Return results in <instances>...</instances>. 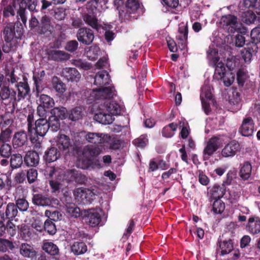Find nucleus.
<instances>
[{
    "mask_svg": "<svg viewBox=\"0 0 260 260\" xmlns=\"http://www.w3.org/2000/svg\"><path fill=\"white\" fill-rule=\"evenodd\" d=\"M114 87H106L102 90H87L85 92L90 96L85 94V99L91 102L101 100V103L98 106L99 112L94 115V118L103 124H109L113 121L114 115H119L122 107L116 101L112 100L114 92Z\"/></svg>",
    "mask_w": 260,
    "mask_h": 260,
    "instance_id": "1",
    "label": "nucleus"
},
{
    "mask_svg": "<svg viewBox=\"0 0 260 260\" xmlns=\"http://www.w3.org/2000/svg\"><path fill=\"white\" fill-rule=\"evenodd\" d=\"M8 83L0 89V98L3 101L10 100L18 102L29 93L30 89L23 76L13 71L7 76Z\"/></svg>",
    "mask_w": 260,
    "mask_h": 260,
    "instance_id": "2",
    "label": "nucleus"
},
{
    "mask_svg": "<svg viewBox=\"0 0 260 260\" xmlns=\"http://www.w3.org/2000/svg\"><path fill=\"white\" fill-rule=\"evenodd\" d=\"M220 23L223 28L229 34L235 32L243 34L246 31L240 21L238 20L237 17L232 15L223 16L220 19Z\"/></svg>",
    "mask_w": 260,
    "mask_h": 260,
    "instance_id": "3",
    "label": "nucleus"
},
{
    "mask_svg": "<svg viewBox=\"0 0 260 260\" xmlns=\"http://www.w3.org/2000/svg\"><path fill=\"white\" fill-rule=\"evenodd\" d=\"M111 82V80L109 77V74L107 72L105 71H102L99 72L94 77V84L98 86L99 87V88L95 89H87L85 90H83L82 95L84 96V98L85 99V94L87 95L88 96H90V94H88L87 93H85V92L87 90H95L98 91L99 90H102L106 87H113L112 86H108L110 84Z\"/></svg>",
    "mask_w": 260,
    "mask_h": 260,
    "instance_id": "4",
    "label": "nucleus"
},
{
    "mask_svg": "<svg viewBox=\"0 0 260 260\" xmlns=\"http://www.w3.org/2000/svg\"><path fill=\"white\" fill-rule=\"evenodd\" d=\"M221 142L219 139L214 137L210 139L205 147L203 155L204 160H207L219 148Z\"/></svg>",
    "mask_w": 260,
    "mask_h": 260,
    "instance_id": "5",
    "label": "nucleus"
},
{
    "mask_svg": "<svg viewBox=\"0 0 260 260\" xmlns=\"http://www.w3.org/2000/svg\"><path fill=\"white\" fill-rule=\"evenodd\" d=\"M32 202L34 205L43 207H53L54 205H57L58 203L57 200L42 194H34L32 198Z\"/></svg>",
    "mask_w": 260,
    "mask_h": 260,
    "instance_id": "6",
    "label": "nucleus"
},
{
    "mask_svg": "<svg viewBox=\"0 0 260 260\" xmlns=\"http://www.w3.org/2000/svg\"><path fill=\"white\" fill-rule=\"evenodd\" d=\"M83 219L91 226H98L101 221V216L98 209H90L87 211Z\"/></svg>",
    "mask_w": 260,
    "mask_h": 260,
    "instance_id": "7",
    "label": "nucleus"
},
{
    "mask_svg": "<svg viewBox=\"0 0 260 260\" xmlns=\"http://www.w3.org/2000/svg\"><path fill=\"white\" fill-rule=\"evenodd\" d=\"M78 40L85 45H89L93 41L94 36L93 31L87 27H82L77 32Z\"/></svg>",
    "mask_w": 260,
    "mask_h": 260,
    "instance_id": "8",
    "label": "nucleus"
},
{
    "mask_svg": "<svg viewBox=\"0 0 260 260\" xmlns=\"http://www.w3.org/2000/svg\"><path fill=\"white\" fill-rule=\"evenodd\" d=\"M61 75L67 81L74 83L79 82L81 78V74L74 68H63Z\"/></svg>",
    "mask_w": 260,
    "mask_h": 260,
    "instance_id": "9",
    "label": "nucleus"
},
{
    "mask_svg": "<svg viewBox=\"0 0 260 260\" xmlns=\"http://www.w3.org/2000/svg\"><path fill=\"white\" fill-rule=\"evenodd\" d=\"M84 137L88 142L96 144L104 143L109 139L108 135L103 133L88 132Z\"/></svg>",
    "mask_w": 260,
    "mask_h": 260,
    "instance_id": "10",
    "label": "nucleus"
},
{
    "mask_svg": "<svg viewBox=\"0 0 260 260\" xmlns=\"http://www.w3.org/2000/svg\"><path fill=\"white\" fill-rule=\"evenodd\" d=\"M64 180H67L68 181H74L79 184H83L86 181L87 178L79 171L73 169L67 171Z\"/></svg>",
    "mask_w": 260,
    "mask_h": 260,
    "instance_id": "11",
    "label": "nucleus"
},
{
    "mask_svg": "<svg viewBox=\"0 0 260 260\" xmlns=\"http://www.w3.org/2000/svg\"><path fill=\"white\" fill-rule=\"evenodd\" d=\"M240 145L236 141L234 140L226 144L221 150V155L224 157L234 156L238 151L239 150Z\"/></svg>",
    "mask_w": 260,
    "mask_h": 260,
    "instance_id": "12",
    "label": "nucleus"
},
{
    "mask_svg": "<svg viewBox=\"0 0 260 260\" xmlns=\"http://www.w3.org/2000/svg\"><path fill=\"white\" fill-rule=\"evenodd\" d=\"M254 123L251 117L245 118L240 127V133L243 136H251L254 131Z\"/></svg>",
    "mask_w": 260,
    "mask_h": 260,
    "instance_id": "13",
    "label": "nucleus"
},
{
    "mask_svg": "<svg viewBox=\"0 0 260 260\" xmlns=\"http://www.w3.org/2000/svg\"><path fill=\"white\" fill-rule=\"evenodd\" d=\"M27 142V135L24 131L16 132L12 139V144L14 148L21 147Z\"/></svg>",
    "mask_w": 260,
    "mask_h": 260,
    "instance_id": "14",
    "label": "nucleus"
},
{
    "mask_svg": "<svg viewBox=\"0 0 260 260\" xmlns=\"http://www.w3.org/2000/svg\"><path fill=\"white\" fill-rule=\"evenodd\" d=\"M34 129L37 135L41 137L45 136L49 131L48 120L46 118H39L35 121Z\"/></svg>",
    "mask_w": 260,
    "mask_h": 260,
    "instance_id": "15",
    "label": "nucleus"
},
{
    "mask_svg": "<svg viewBox=\"0 0 260 260\" xmlns=\"http://www.w3.org/2000/svg\"><path fill=\"white\" fill-rule=\"evenodd\" d=\"M52 30V26L51 25L50 19L46 16H43L40 20L38 32L48 36L51 34Z\"/></svg>",
    "mask_w": 260,
    "mask_h": 260,
    "instance_id": "16",
    "label": "nucleus"
},
{
    "mask_svg": "<svg viewBox=\"0 0 260 260\" xmlns=\"http://www.w3.org/2000/svg\"><path fill=\"white\" fill-rule=\"evenodd\" d=\"M247 231L252 234H257L260 232V220L258 217L251 216L247 223Z\"/></svg>",
    "mask_w": 260,
    "mask_h": 260,
    "instance_id": "17",
    "label": "nucleus"
},
{
    "mask_svg": "<svg viewBox=\"0 0 260 260\" xmlns=\"http://www.w3.org/2000/svg\"><path fill=\"white\" fill-rule=\"evenodd\" d=\"M20 254L24 257L32 258L36 255V251L32 245L23 243L19 246Z\"/></svg>",
    "mask_w": 260,
    "mask_h": 260,
    "instance_id": "18",
    "label": "nucleus"
},
{
    "mask_svg": "<svg viewBox=\"0 0 260 260\" xmlns=\"http://www.w3.org/2000/svg\"><path fill=\"white\" fill-rule=\"evenodd\" d=\"M39 155L36 151H28L24 158V161L27 166L35 167L39 164Z\"/></svg>",
    "mask_w": 260,
    "mask_h": 260,
    "instance_id": "19",
    "label": "nucleus"
},
{
    "mask_svg": "<svg viewBox=\"0 0 260 260\" xmlns=\"http://www.w3.org/2000/svg\"><path fill=\"white\" fill-rule=\"evenodd\" d=\"M48 54L49 58L57 61L67 60L70 57L69 54L63 51L57 50H49L48 52Z\"/></svg>",
    "mask_w": 260,
    "mask_h": 260,
    "instance_id": "20",
    "label": "nucleus"
},
{
    "mask_svg": "<svg viewBox=\"0 0 260 260\" xmlns=\"http://www.w3.org/2000/svg\"><path fill=\"white\" fill-rule=\"evenodd\" d=\"M83 18L87 25L97 30H98L102 26L99 20L97 19L94 14L90 15L89 14H85L83 16Z\"/></svg>",
    "mask_w": 260,
    "mask_h": 260,
    "instance_id": "21",
    "label": "nucleus"
},
{
    "mask_svg": "<svg viewBox=\"0 0 260 260\" xmlns=\"http://www.w3.org/2000/svg\"><path fill=\"white\" fill-rule=\"evenodd\" d=\"M218 245L221 250V255H224L231 252L233 249V243L232 240L219 241Z\"/></svg>",
    "mask_w": 260,
    "mask_h": 260,
    "instance_id": "22",
    "label": "nucleus"
},
{
    "mask_svg": "<svg viewBox=\"0 0 260 260\" xmlns=\"http://www.w3.org/2000/svg\"><path fill=\"white\" fill-rule=\"evenodd\" d=\"M100 152L101 150L99 147L92 145L85 146L83 151L84 156L88 159L98 155Z\"/></svg>",
    "mask_w": 260,
    "mask_h": 260,
    "instance_id": "23",
    "label": "nucleus"
},
{
    "mask_svg": "<svg viewBox=\"0 0 260 260\" xmlns=\"http://www.w3.org/2000/svg\"><path fill=\"white\" fill-rule=\"evenodd\" d=\"M15 27L13 23L8 24L3 31L4 38L7 42H10L15 36Z\"/></svg>",
    "mask_w": 260,
    "mask_h": 260,
    "instance_id": "24",
    "label": "nucleus"
},
{
    "mask_svg": "<svg viewBox=\"0 0 260 260\" xmlns=\"http://www.w3.org/2000/svg\"><path fill=\"white\" fill-rule=\"evenodd\" d=\"M9 0H2V5L3 6V15L6 17L13 16L15 14V5L12 4L7 5Z\"/></svg>",
    "mask_w": 260,
    "mask_h": 260,
    "instance_id": "25",
    "label": "nucleus"
},
{
    "mask_svg": "<svg viewBox=\"0 0 260 260\" xmlns=\"http://www.w3.org/2000/svg\"><path fill=\"white\" fill-rule=\"evenodd\" d=\"M60 156V153L57 149L55 147L50 148L46 151L45 154V159L48 162L56 161Z\"/></svg>",
    "mask_w": 260,
    "mask_h": 260,
    "instance_id": "26",
    "label": "nucleus"
},
{
    "mask_svg": "<svg viewBox=\"0 0 260 260\" xmlns=\"http://www.w3.org/2000/svg\"><path fill=\"white\" fill-rule=\"evenodd\" d=\"M53 88L59 94H62L66 90V84L57 77H54L52 80Z\"/></svg>",
    "mask_w": 260,
    "mask_h": 260,
    "instance_id": "27",
    "label": "nucleus"
},
{
    "mask_svg": "<svg viewBox=\"0 0 260 260\" xmlns=\"http://www.w3.org/2000/svg\"><path fill=\"white\" fill-rule=\"evenodd\" d=\"M71 144L68 136L61 134L57 137V145L60 149L66 150L69 148Z\"/></svg>",
    "mask_w": 260,
    "mask_h": 260,
    "instance_id": "28",
    "label": "nucleus"
},
{
    "mask_svg": "<svg viewBox=\"0 0 260 260\" xmlns=\"http://www.w3.org/2000/svg\"><path fill=\"white\" fill-rule=\"evenodd\" d=\"M252 167L250 162L246 161L244 162L240 170V176L244 180L248 179L251 174Z\"/></svg>",
    "mask_w": 260,
    "mask_h": 260,
    "instance_id": "29",
    "label": "nucleus"
},
{
    "mask_svg": "<svg viewBox=\"0 0 260 260\" xmlns=\"http://www.w3.org/2000/svg\"><path fill=\"white\" fill-rule=\"evenodd\" d=\"M10 157V164L12 169L14 170L20 168L23 164L22 155L19 153H16L11 155Z\"/></svg>",
    "mask_w": 260,
    "mask_h": 260,
    "instance_id": "30",
    "label": "nucleus"
},
{
    "mask_svg": "<svg viewBox=\"0 0 260 260\" xmlns=\"http://www.w3.org/2000/svg\"><path fill=\"white\" fill-rule=\"evenodd\" d=\"M74 196L78 202L87 205L86 188H78L76 189L74 191Z\"/></svg>",
    "mask_w": 260,
    "mask_h": 260,
    "instance_id": "31",
    "label": "nucleus"
},
{
    "mask_svg": "<svg viewBox=\"0 0 260 260\" xmlns=\"http://www.w3.org/2000/svg\"><path fill=\"white\" fill-rule=\"evenodd\" d=\"M188 36V29L186 26H180L178 30L177 39L179 41V43L184 47L185 46Z\"/></svg>",
    "mask_w": 260,
    "mask_h": 260,
    "instance_id": "32",
    "label": "nucleus"
},
{
    "mask_svg": "<svg viewBox=\"0 0 260 260\" xmlns=\"http://www.w3.org/2000/svg\"><path fill=\"white\" fill-rule=\"evenodd\" d=\"M18 214V210L16 205L12 203H9L7 204L5 216L7 219H13L15 218Z\"/></svg>",
    "mask_w": 260,
    "mask_h": 260,
    "instance_id": "33",
    "label": "nucleus"
},
{
    "mask_svg": "<svg viewBox=\"0 0 260 260\" xmlns=\"http://www.w3.org/2000/svg\"><path fill=\"white\" fill-rule=\"evenodd\" d=\"M67 110L64 107H55L51 110V117H54L58 119H63L67 117Z\"/></svg>",
    "mask_w": 260,
    "mask_h": 260,
    "instance_id": "34",
    "label": "nucleus"
},
{
    "mask_svg": "<svg viewBox=\"0 0 260 260\" xmlns=\"http://www.w3.org/2000/svg\"><path fill=\"white\" fill-rule=\"evenodd\" d=\"M228 71L226 70L224 63L222 62H218L215 64L214 77L217 80L221 79Z\"/></svg>",
    "mask_w": 260,
    "mask_h": 260,
    "instance_id": "35",
    "label": "nucleus"
},
{
    "mask_svg": "<svg viewBox=\"0 0 260 260\" xmlns=\"http://www.w3.org/2000/svg\"><path fill=\"white\" fill-rule=\"evenodd\" d=\"M72 252L75 255H79L84 253L87 251V246L83 242H75L71 247Z\"/></svg>",
    "mask_w": 260,
    "mask_h": 260,
    "instance_id": "36",
    "label": "nucleus"
},
{
    "mask_svg": "<svg viewBox=\"0 0 260 260\" xmlns=\"http://www.w3.org/2000/svg\"><path fill=\"white\" fill-rule=\"evenodd\" d=\"M100 51V48L98 46H91L87 48L86 56L91 60H95L99 55Z\"/></svg>",
    "mask_w": 260,
    "mask_h": 260,
    "instance_id": "37",
    "label": "nucleus"
},
{
    "mask_svg": "<svg viewBox=\"0 0 260 260\" xmlns=\"http://www.w3.org/2000/svg\"><path fill=\"white\" fill-rule=\"evenodd\" d=\"M66 212L68 215L72 217L77 218L80 215L79 208L73 204H68L66 205Z\"/></svg>",
    "mask_w": 260,
    "mask_h": 260,
    "instance_id": "38",
    "label": "nucleus"
},
{
    "mask_svg": "<svg viewBox=\"0 0 260 260\" xmlns=\"http://www.w3.org/2000/svg\"><path fill=\"white\" fill-rule=\"evenodd\" d=\"M43 249L52 255H56L59 253L58 247L52 242L44 243L43 246Z\"/></svg>",
    "mask_w": 260,
    "mask_h": 260,
    "instance_id": "39",
    "label": "nucleus"
},
{
    "mask_svg": "<svg viewBox=\"0 0 260 260\" xmlns=\"http://www.w3.org/2000/svg\"><path fill=\"white\" fill-rule=\"evenodd\" d=\"M12 148L11 146L6 143H2L0 144V155L4 157L8 158L12 155Z\"/></svg>",
    "mask_w": 260,
    "mask_h": 260,
    "instance_id": "40",
    "label": "nucleus"
},
{
    "mask_svg": "<svg viewBox=\"0 0 260 260\" xmlns=\"http://www.w3.org/2000/svg\"><path fill=\"white\" fill-rule=\"evenodd\" d=\"M48 120L49 129L52 132H57L60 128V122L59 119L54 117H49Z\"/></svg>",
    "mask_w": 260,
    "mask_h": 260,
    "instance_id": "41",
    "label": "nucleus"
},
{
    "mask_svg": "<svg viewBox=\"0 0 260 260\" xmlns=\"http://www.w3.org/2000/svg\"><path fill=\"white\" fill-rule=\"evenodd\" d=\"M225 188L224 186H220L215 184L212 189V194L215 198L219 199L221 198L224 194Z\"/></svg>",
    "mask_w": 260,
    "mask_h": 260,
    "instance_id": "42",
    "label": "nucleus"
},
{
    "mask_svg": "<svg viewBox=\"0 0 260 260\" xmlns=\"http://www.w3.org/2000/svg\"><path fill=\"white\" fill-rule=\"evenodd\" d=\"M12 133V129L10 126H8L6 128L2 129L1 133L0 134V141L2 143H5L7 141H9L11 137Z\"/></svg>",
    "mask_w": 260,
    "mask_h": 260,
    "instance_id": "43",
    "label": "nucleus"
},
{
    "mask_svg": "<svg viewBox=\"0 0 260 260\" xmlns=\"http://www.w3.org/2000/svg\"><path fill=\"white\" fill-rule=\"evenodd\" d=\"M200 98L201 100H204V98L209 100L212 99V89L210 86L205 85L202 87Z\"/></svg>",
    "mask_w": 260,
    "mask_h": 260,
    "instance_id": "44",
    "label": "nucleus"
},
{
    "mask_svg": "<svg viewBox=\"0 0 260 260\" xmlns=\"http://www.w3.org/2000/svg\"><path fill=\"white\" fill-rule=\"evenodd\" d=\"M82 109L81 107H76L71 110L69 118L73 121L77 120L82 117Z\"/></svg>",
    "mask_w": 260,
    "mask_h": 260,
    "instance_id": "45",
    "label": "nucleus"
},
{
    "mask_svg": "<svg viewBox=\"0 0 260 260\" xmlns=\"http://www.w3.org/2000/svg\"><path fill=\"white\" fill-rule=\"evenodd\" d=\"M232 42L231 43L233 46L237 47H243L245 43V38L241 35L238 34L235 37H231Z\"/></svg>",
    "mask_w": 260,
    "mask_h": 260,
    "instance_id": "46",
    "label": "nucleus"
},
{
    "mask_svg": "<svg viewBox=\"0 0 260 260\" xmlns=\"http://www.w3.org/2000/svg\"><path fill=\"white\" fill-rule=\"evenodd\" d=\"M48 175L50 177H52L55 176V177L59 180H63L65 179L66 174H64V171L63 170H56L54 168H51L50 170H49Z\"/></svg>",
    "mask_w": 260,
    "mask_h": 260,
    "instance_id": "47",
    "label": "nucleus"
},
{
    "mask_svg": "<svg viewBox=\"0 0 260 260\" xmlns=\"http://www.w3.org/2000/svg\"><path fill=\"white\" fill-rule=\"evenodd\" d=\"M44 229L50 235L55 234L56 229L55 224L51 219L46 220L44 223Z\"/></svg>",
    "mask_w": 260,
    "mask_h": 260,
    "instance_id": "48",
    "label": "nucleus"
},
{
    "mask_svg": "<svg viewBox=\"0 0 260 260\" xmlns=\"http://www.w3.org/2000/svg\"><path fill=\"white\" fill-rule=\"evenodd\" d=\"M223 81L224 85L229 87L231 86L235 80V75L231 71H228L220 79Z\"/></svg>",
    "mask_w": 260,
    "mask_h": 260,
    "instance_id": "49",
    "label": "nucleus"
},
{
    "mask_svg": "<svg viewBox=\"0 0 260 260\" xmlns=\"http://www.w3.org/2000/svg\"><path fill=\"white\" fill-rule=\"evenodd\" d=\"M224 204L220 200H216L212 206V210L215 214H220L224 210Z\"/></svg>",
    "mask_w": 260,
    "mask_h": 260,
    "instance_id": "50",
    "label": "nucleus"
},
{
    "mask_svg": "<svg viewBox=\"0 0 260 260\" xmlns=\"http://www.w3.org/2000/svg\"><path fill=\"white\" fill-rule=\"evenodd\" d=\"M126 9L129 13H135L140 7V4L136 0H127Z\"/></svg>",
    "mask_w": 260,
    "mask_h": 260,
    "instance_id": "51",
    "label": "nucleus"
},
{
    "mask_svg": "<svg viewBox=\"0 0 260 260\" xmlns=\"http://www.w3.org/2000/svg\"><path fill=\"white\" fill-rule=\"evenodd\" d=\"M99 3H96L93 0H90L88 1L84 7L86 11L87 12V14H89L90 15L94 14L95 11L97 9V4Z\"/></svg>",
    "mask_w": 260,
    "mask_h": 260,
    "instance_id": "52",
    "label": "nucleus"
},
{
    "mask_svg": "<svg viewBox=\"0 0 260 260\" xmlns=\"http://www.w3.org/2000/svg\"><path fill=\"white\" fill-rule=\"evenodd\" d=\"M98 194L99 191L96 189L86 188L87 205L91 204Z\"/></svg>",
    "mask_w": 260,
    "mask_h": 260,
    "instance_id": "53",
    "label": "nucleus"
},
{
    "mask_svg": "<svg viewBox=\"0 0 260 260\" xmlns=\"http://www.w3.org/2000/svg\"><path fill=\"white\" fill-rule=\"evenodd\" d=\"M40 102L43 106L49 108L53 103V99L46 94H42L40 96Z\"/></svg>",
    "mask_w": 260,
    "mask_h": 260,
    "instance_id": "54",
    "label": "nucleus"
},
{
    "mask_svg": "<svg viewBox=\"0 0 260 260\" xmlns=\"http://www.w3.org/2000/svg\"><path fill=\"white\" fill-rule=\"evenodd\" d=\"M17 209H19L21 211H25L27 210L29 204L27 201L24 199H18L16 201Z\"/></svg>",
    "mask_w": 260,
    "mask_h": 260,
    "instance_id": "55",
    "label": "nucleus"
},
{
    "mask_svg": "<svg viewBox=\"0 0 260 260\" xmlns=\"http://www.w3.org/2000/svg\"><path fill=\"white\" fill-rule=\"evenodd\" d=\"M148 140L146 136H142L138 139L134 140L133 143L138 147L144 148L148 143Z\"/></svg>",
    "mask_w": 260,
    "mask_h": 260,
    "instance_id": "56",
    "label": "nucleus"
},
{
    "mask_svg": "<svg viewBox=\"0 0 260 260\" xmlns=\"http://www.w3.org/2000/svg\"><path fill=\"white\" fill-rule=\"evenodd\" d=\"M13 247V244L11 242L0 239V251H6L9 249H12Z\"/></svg>",
    "mask_w": 260,
    "mask_h": 260,
    "instance_id": "57",
    "label": "nucleus"
},
{
    "mask_svg": "<svg viewBox=\"0 0 260 260\" xmlns=\"http://www.w3.org/2000/svg\"><path fill=\"white\" fill-rule=\"evenodd\" d=\"M27 179L29 183H34L37 179L38 172L36 169H30L27 172Z\"/></svg>",
    "mask_w": 260,
    "mask_h": 260,
    "instance_id": "58",
    "label": "nucleus"
},
{
    "mask_svg": "<svg viewBox=\"0 0 260 260\" xmlns=\"http://www.w3.org/2000/svg\"><path fill=\"white\" fill-rule=\"evenodd\" d=\"M20 236L25 241L28 240L31 236V233L29 232L27 227L24 225L21 226L20 229Z\"/></svg>",
    "mask_w": 260,
    "mask_h": 260,
    "instance_id": "59",
    "label": "nucleus"
},
{
    "mask_svg": "<svg viewBox=\"0 0 260 260\" xmlns=\"http://www.w3.org/2000/svg\"><path fill=\"white\" fill-rule=\"evenodd\" d=\"M78 47V42L76 40H72L67 43L65 48L67 51L73 52L77 49Z\"/></svg>",
    "mask_w": 260,
    "mask_h": 260,
    "instance_id": "60",
    "label": "nucleus"
},
{
    "mask_svg": "<svg viewBox=\"0 0 260 260\" xmlns=\"http://www.w3.org/2000/svg\"><path fill=\"white\" fill-rule=\"evenodd\" d=\"M7 229V231L9 233L11 236H14L16 233V226L10 220H9L7 222L6 229Z\"/></svg>",
    "mask_w": 260,
    "mask_h": 260,
    "instance_id": "61",
    "label": "nucleus"
},
{
    "mask_svg": "<svg viewBox=\"0 0 260 260\" xmlns=\"http://www.w3.org/2000/svg\"><path fill=\"white\" fill-rule=\"evenodd\" d=\"M251 37L254 41L260 42V28H253L251 31Z\"/></svg>",
    "mask_w": 260,
    "mask_h": 260,
    "instance_id": "62",
    "label": "nucleus"
},
{
    "mask_svg": "<svg viewBox=\"0 0 260 260\" xmlns=\"http://www.w3.org/2000/svg\"><path fill=\"white\" fill-rule=\"evenodd\" d=\"M46 107L41 105L38 106L37 110V115L40 117L39 118H46L47 116V112L45 109Z\"/></svg>",
    "mask_w": 260,
    "mask_h": 260,
    "instance_id": "63",
    "label": "nucleus"
},
{
    "mask_svg": "<svg viewBox=\"0 0 260 260\" xmlns=\"http://www.w3.org/2000/svg\"><path fill=\"white\" fill-rule=\"evenodd\" d=\"M217 53L215 49L209 48L207 51L208 57L210 59H213L214 62H218L219 58L216 56Z\"/></svg>",
    "mask_w": 260,
    "mask_h": 260,
    "instance_id": "64",
    "label": "nucleus"
}]
</instances>
